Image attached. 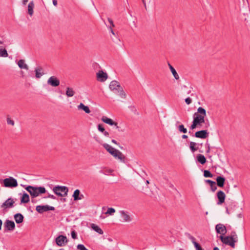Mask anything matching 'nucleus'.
<instances>
[{"mask_svg": "<svg viewBox=\"0 0 250 250\" xmlns=\"http://www.w3.org/2000/svg\"><path fill=\"white\" fill-rule=\"evenodd\" d=\"M207 116L206 110L202 107H199L197 111L193 115V121L190 127L192 130L196 128L198 126L201 125L202 124L205 123V117Z\"/></svg>", "mask_w": 250, "mask_h": 250, "instance_id": "1", "label": "nucleus"}, {"mask_svg": "<svg viewBox=\"0 0 250 250\" xmlns=\"http://www.w3.org/2000/svg\"><path fill=\"white\" fill-rule=\"evenodd\" d=\"M219 238L223 244L230 246L232 248H235V243L238 241L237 235L235 231H232L229 236L220 235Z\"/></svg>", "mask_w": 250, "mask_h": 250, "instance_id": "2", "label": "nucleus"}, {"mask_svg": "<svg viewBox=\"0 0 250 250\" xmlns=\"http://www.w3.org/2000/svg\"><path fill=\"white\" fill-rule=\"evenodd\" d=\"M103 146L115 158L120 160L122 162H125V157L121 151L106 143L103 144Z\"/></svg>", "mask_w": 250, "mask_h": 250, "instance_id": "3", "label": "nucleus"}, {"mask_svg": "<svg viewBox=\"0 0 250 250\" xmlns=\"http://www.w3.org/2000/svg\"><path fill=\"white\" fill-rule=\"evenodd\" d=\"M25 188L30 193L32 199L38 197L40 194L45 193L46 191L45 188L43 187L28 186Z\"/></svg>", "mask_w": 250, "mask_h": 250, "instance_id": "4", "label": "nucleus"}, {"mask_svg": "<svg viewBox=\"0 0 250 250\" xmlns=\"http://www.w3.org/2000/svg\"><path fill=\"white\" fill-rule=\"evenodd\" d=\"M109 87L111 91H115V93L118 94L121 98L124 99L126 98V94L118 81L115 80L111 81Z\"/></svg>", "mask_w": 250, "mask_h": 250, "instance_id": "5", "label": "nucleus"}, {"mask_svg": "<svg viewBox=\"0 0 250 250\" xmlns=\"http://www.w3.org/2000/svg\"><path fill=\"white\" fill-rule=\"evenodd\" d=\"M52 190L58 196L63 197L67 195L68 188L65 186H56L53 188Z\"/></svg>", "mask_w": 250, "mask_h": 250, "instance_id": "6", "label": "nucleus"}, {"mask_svg": "<svg viewBox=\"0 0 250 250\" xmlns=\"http://www.w3.org/2000/svg\"><path fill=\"white\" fill-rule=\"evenodd\" d=\"M3 186L6 188H13L18 186L17 180L12 177L5 178L3 180Z\"/></svg>", "mask_w": 250, "mask_h": 250, "instance_id": "7", "label": "nucleus"}, {"mask_svg": "<svg viewBox=\"0 0 250 250\" xmlns=\"http://www.w3.org/2000/svg\"><path fill=\"white\" fill-rule=\"evenodd\" d=\"M15 201L12 198H9L1 205V208L3 211H7V209L12 208L14 207Z\"/></svg>", "mask_w": 250, "mask_h": 250, "instance_id": "8", "label": "nucleus"}, {"mask_svg": "<svg viewBox=\"0 0 250 250\" xmlns=\"http://www.w3.org/2000/svg\"><path fill=\"white\" fill-rule=\"evenodd\" d=\"M55 242L58 246L63 247L67 243L68 240L66 236L60 235L56 238Z\"/></svg>", "mask_w": 250, "mask_h": 250, "instance_id": "9", "label": "nucleus"}, {"mask_svg": "<svg viewBox=\"0 0 250 250\" xmlns=\"http://www.w3.org/2000/svg\"><path fill=\"white\" fill-rule=\"evenodd\" d=\"M36 210L39 213H42L44 212L49 210H54L55 208L48 205H38L36 208Z\"/></svg>", "mask_w": 250, "mask_h": 250, "instance_id": "10", "label": "nucleus"}, {"mask_svg": "<svg viewBox=\"0 0 250 250\" xmlns=\"http://www.w3.org/2000/svg\"><path fill=\"white\" fill-rule=\"evenodd\" d=\"M15 228V224L14 221L6 220L4 223V231H13Z\"/></svg>", "mask_w": 250, "mask_h": 250, "instance_id": "11", "label": "nucleus"}, {"mask_svg": "<svg viewBox=\"0 0 250 250\" xmlns=\"http://www.w3.org/2000/svg\"><path fill=\"white\" fill-rule=\"evenodd\" d=\"M216 232L221 234V235H224L227 233V229L225 225L222 224H218L215 226Z\"/></svg>", "mask_w": 250, "mask_h": 250, "instance_id": "12", "label": "nucleus"}, {"mask_svg": "<svg viewBox=\"0 0 250 250\" xmlns=\"http://www.w3.org/2000/svg\"><path fill=\"white\" fill-rule=\"evenodd\" d=\"M97 79L98 81L104 82L106 81L108 78L106 73L104 72L103 70H100L96 74Z\"/></svg>", "mask_w": 250, "mask_h": 250, "instance_id": "13", "label": "nucleus"}, {"mask_svg": "<svg viewBox=\"0 0 250 250\" xmlns=\"http://www.w3.org/2000/svg\"><path fill=\"white\" fill-rule=\"evenodd\" d=\"M209 132L207 130H201L195 132L194 136L198 138L205 139L208 136Z\"/></svg>", "mask_w": 250, "mask_h": 250, "instance_id": "14", "label": "nucleus"}, {"mask_svg": "<svg viewBox=\"0 0 250 250\" xmlns=\"http://www.w3.org/2000/svg\"><path fill=\"white\" fill-rule=\"evenodd\" d=\"M60 83V80L55 76H51L47 80V83L53 87L59 86Z\"/></svg>", "mask_w": 250, "mask_h": 250, "instance_id": "15", "label": "nucleus"}, {"mask_svg": "<svg viewBox=\"0 0 250 250\" xmlns=\"http://www.w3.org/2000/svg\"><path fill=\"white\" fill-rule=\"evenodd\" d=\"M120 215L123 218V221L124 222H129L131 221L132 219L129 215L128 212L125 210L120 211Z\"/></svg>", "mask_w": 250, "mask_h": 250, "instance_id": "16", "label": "nucleus"}, {"mask_svg": "<svg viewBox=\"0 0 250 250\" xmlns=\"http://www.w3.org/2000/svg\"><path fill=\"white\" fill-rule=\"evenodd\" d=\"M217 198L218 199V204H222L225 202L226 195L223 191L219 190L217 193Z\"/></svg>", "mask_w": 250, "mask_h": 250, "instance_id": "17", "label": "nucleus"}, {"mask_svg": "<svg viewBox=\"0 0 250 250\" xmlns=\"http://www.w3.org/2000/svg\"><path fill=\"white\" fill-rule=\"evenodd\" d=\"M217 185L220 188H223L224 186L226 179L223 176H218L216 179Z\"/></svg>", "mask_w": 250, "mask_h": 250, "instance_id": "18", "label": "nucleus"}, {"mask_svg": "<svg viewBox=\"0 0 250 250\" xmlns=\"http://www.w3.org/2000/svg\"><path fill=\"white\" fill-rule=\"evenodd\" d=\"M80 191L79 189H76L73 194V197L74 198V201L81 200L83 197V194H81L80 196Z\"/></svg>", "mask_w": 250, "mask_h": 250, "instance_id": "19", "label": "nucleus"}, {"mask_svg": "<svg viewBox=\"0 0 250 250\" xmlns=\"http://www.w3.org/2000/svg\"><path fill=\"white\" fill-rule=\"evenodd\" d=\"M14 218L17 224H20L23 222L24 217L21 214L18 213L14 215Z\"/></svg>", "mask_w": 250, "mask_h": 250, "instance_id": "20", "label": "nucleus"}, {"mask_svg": "<svg viewBox=\"0 0 250 250\" xmlns=\"http://www.w3.org/2000/svg\"><path fill=\"white\" fill-rule=\"evenodd\" d=\"M168 66L173 77H174V78L176 80H179L180 78H179V75L177 73V72L175 70V69H174V68L169 62L168 63Z\"/></svg>", "mask_w": 250, "mask_h": 250, "instance_id": "21", "label": "nucleus"}, {"mask_svg": "<svg viewBox=\"0 0 250 250\" xmlns=\"http://www.w3.org/2000/svg\"><path fill=\"white\" fill-rule=\"evenodd\" d=\"M34 6V2L33 0L30 1L28 5V13L30 16H32L33 14Z\"/></svg>", "mask_w": 250, "mask_h": 250, "instance_id": "22", "label": "nucleus"}, {"mask_svg": "<svg viewBox=\"0 0 250 250\" xmlns=\"http://www.w3.org/2000/svg\"><path fill=\"white\" fill-rule=\"evenodd\" d=\"M29 201L30 198L29 195L27 193L24 192L21 198V203H27L29 202Z\"/></svg>", "mask_w": 250, "mask_h": 250, "instance_id": "23", "label": "nucleus"}, {"mask_svg": "<svg viewBox=\"0 0 250 250\" xmlns=\"http://www.w3.org/2000/svg\"><path fill=\"white\" fill-rule=\"evenodd\" d=\"M19 67L21 69H28V65L25 63V61L23 60H20L18 62Z\"/></svg>", "mask_w": 250, "mask_h": 250, "instance_id": "24", "label": "nucleus"}, {"mask_svg": "<svg viewBox=\"0 0 250 250\" xmlns=\"http://www.w3.org/2000/svg\"><path fill=\"white\" fill-rule=\"evenodd\" d=\"M78 108L79 109H82L86 113H89L90 112V110L89 109L88 106L85 105L83 103H81L78 106Z\"/></svg>", "mask_w": 250, "mask_h": 250, "instance_id": "25", "label": "nucleus"}, {"mask_svg": "<svg viewBox=\"0 0 250 250\" xmlns=\"http://www.w3.org/2000/svg\"><path fill=\"white\" fill-rule=\"evenodd\" d=\"M197 160L198 162H199L202 165L205 164L207 162L206 158L202 154L197 155Z\"/></svg>", "mask_w": 250, "mask_h": 250, "instance_id": "26", "label": "nucleus"}, {"mask_svg": "<svg viewBox=\"0 0 250 250\" xmlns=\"http://www.w3.org/2000/svg\"><path fill=\"white\" fill-rule=\"evenodd\" d=\"M91 227L94 230L96 231L99 234H103L104 233L103 230L97 225L94 224H91Z\"/></svg>", "mask_w": 250, "mask_h": 250, "instance_id": "27", "label": "nucleus"}, {"mask_svg": "<svg viewBox=\"0 0 250 250\" xmlns=\"http://www.w3.org/2000/svg\"><path fill=\"white\" fill-rule=\"evenodd\" d=\"M75 91L72 88L67 87L66 89V95L67 97H72L75 94Z\"/></svg>", "mask_w": 250, "mask_h": 250, "instance_id": "28", "label": "nucleus"}, {"mask_svg": "<svg viewBox=\"0 0 250 250\" xmlns=\"http://www.w3.org/2000/svg\"><path fill=\"white\" fill-rule=\"evenodd\" d=\"M41 71H42V68L41 67L35 68V71L36 73V77L37 78H40L43 75V73H41Z\"/></svg>", "mask_w": 250, "mask_h": 250, "instance_id": "29", "label": "nucleus"}, {"mask_svg": "<svg viewBox=\"0 0 250 250\" xmlns=\"http://www.w3.org/2000/svg\"><path fill=\"white\" fill-rule=\"evenodd\" d=\"M197 145V144L195 142H190L189 143V148L191 150V151L192 152H195V151L197 150L198 148L197 147H195V146Z\"/></svg>", "mask_w": 250, "mask_h": 250, "instance_id": "30", "label": "nucleus"}, {"mask_svg": "<svg viewBox=\"0 0 250 250\" xmlns=\"http://www.w3.org/2000/svg\"><path fill=\"white\" fill-rule=\"evenodd\" d=\"M8 56V54L7 50L5 48H0V57H7Z\"/></svg>", "mask_w": 250, "mask_h": 250, "instance_id": "31", "label": "nucleus"}, {"mask_svg": "<svg viewBox=\"0 0 250 250\" xmlns=\"http://www.w3.org/2000/svg\"><path fill=\"white\" fill-rule=\"evenodd\" d=\"M188 238L191 241L192 243L194 246V247H196V245H200L197 242H196V239L193 236L191 235L190 234H188Z\"/></svg>", "mask_w": 250, "mask_h": 250, "instance_id": "32", "label": "nucleus"}, {"mask_svg": "<svg viewBox=\"0 0 250 250\" xmlns=\"http://www.w3.org/2000/svg\"><path fill=\"white\" fill-rule=\"evenodd\" d=\"M178 130L180 132L186 133L187 132V128H185L183 125H179L178 127Z\"/></svg>", "mask_w": 250, "mask_h": 250, "instance_id": "33", "label": "nucleus"}, {"mask_svg": "<svg viewBox=\"0 0 250 250\" xmlns=\"http://www.w3.org/2000/svg\"><path fill=\"white\" fill-rule=\"evenodd\" d=\"M181 89L183 91V93H185V94H189L191 92V90H188L187 89H188V87L186 85H183L181 87Z\"/></svg>", "mask_w": 250, "mask_h": 250, "instance_id": "34", "label": "nucleus"}, {"mask_svg": "<svg viewBox=\"0 0 250 250\" xmlns=\"http://www.w3.org/2000/svg\"><path fill=\"white\" fill-rule=\"evenodd\" d=\"M204 176L205 177L211 178L213 176L212 174L208 170H205L204 171Z\"/></svg>", "mask_w": 250, "mask_h": 250, "instance_id": "35", "label": "nucleus"}, {"mask_svg": "<svg viewBox=\"0 0 250 250\" xmlns=\"http://www.w3.org/2000/svg\"><path fill=\"white\" fill-rule=\"evenodd\" d=\"M7 123L8 125H10L12 126L14 125L15 122L14 120H12L9 116L7 117L6 119Z\"/></svg>", "mask_w": 250, "mask_h": 250, "instance_id": "36", "label": "nucleus"}, {"mask_svg": "<svg viewBox=\"0 0 250 250\" xmlns=\"http://www.w3.org/2000/svg\"><path fill=\"white\" fill-rule=\"evenodd\" d=\"M115 212V209L114 208H110L107 209V211L105 213L106 214L111 215Z\"/></svg>", "mask_w": 250, "mask_h": 250, "instance_id": "37", "label": "nucleus"}, {"mask_svg": "<svg viewBox=\"0 0 250 250\" xmlns=\"http://www.w3.org/2000/svg\"><path fill=\"white\" fill-rule=\"evenodd\" d=\"M108 124L110 125H115L116 126V128L117 129L119 128V126L118 125V123L117 122L113 121L111 119H110Z\"/></svg>", "mask_w": 250, "mask_h": 250, "instance_id": "38", "label": "nucleus"}, {"mask_svg": "<svg viewBox=\"0 0 250 250\" xmlns=\"http://www.w3.org/2000/svg\"><path fill=\"white\" fill-rule=\"evenodd\" d=\"M110 119H111L108 118H107V117H106V116H103V117H102V121L103 122H104V123H106V124H108V123L109 122V121H110Z\"/></svg>", "mask_w": 250, "mask_h": 250, "instance_id": "39", "label": "nucleus"}, {"mask_svg": "<svg viewBox=\"0 0 250 250\" xmlns=\"http://www.w3.org/2000/svg\"><path fill=\"white\" fill-rule=\"evenodd\" d=\"M110 119H111L108 118H107V117H106V116H103V117H102V121L103 122H104V123H106V124H108V123L109 122V121H110Z\"/></svg>", "mask_w": 250, "mask_h": 250, "instance_id": "40", "label": "nucleus"}, {"mask_svg": "<svg viewBox=\"0 0 250 250\" xmlns=\"http://www.w3.org/2000/svg\"><path fill=\"white\" fill-rule=\"evenodd\" d=\"M210 188H211V190L213 192L215 191L216 190V189H217L216 184V183L215 182H214L213 184L210 185Z\"/></svg>", "mask_w": 250, "mask_h": 250, "instance_id": "41", "label": "nucleus"}, {"mask_svg": "<svg viewBox=\"0 0 250 250\" xmlns=\"http://www.w3.org/2000/svg\"><path fill=\"white\" fill-rule=\"evenodd\" d=\"M98 129L99 131L102 132H104V131L105 130L104 128V127L102 125H99L98 126Z\"/></svg>", "mask_w": 250, "mask_h": 250, "instance_id": "42", "label": "nucleus"}, {"mask_svg": "<svg viewBox=\"0 0 250 250\" xmlns=\"http://www.w3.org/2000/svg\"><path fill=\"white\" fill-rule=\"evenodd\" d=\"M77 249L79 250H83L84 249L85 247L83 244H79L77 245Z\"/></svg>", "mask_w": 250, "mask_h": 250, "instance_id": "43", "label": "nucleus"}, {"mask_svg": "<svg viewBox=\"0 0 250 250\" xmlns=\"http://www.w3.org/2000/svg\"><path fill=\"white\" fill-rule=\"evenodd\" d=\"M107 20L110 24V27H111V28L114 27V24L113 21L112 20V19H111L109 18H108Z\"/></svg>", "mask_w": 250, "mask_h": 250, "instance_id": "44", "label": "nucleus"}, {"mask_svg": "<svg viewBox=\"0 0 250 250\" xmlns=\"http://www.w3.org/2000/svg\"><path fill=\"white\" fill-rule=\"evenodd\" d=\"M185 102L187 104H189L191 103L192 100L189 97L185 99Z\"/></svg>", "mask_w": 250, "mask_h": 250, "instance_id": "45", "label": "nucleus"}, {"mask_svg": "<svg viewBox=\"0 0 250 250\" xmlns=\"http://www.w3.org/2000/svg\"><path fill=\"white\" fill-rule=\"evenodd\" d=\"M71 236L73 239H76L77 233L74 230L71 231Z\"/></svg>", "mask_w": 250, "mask_h": 250, "instance_id": "46", "label": "nucleus"}, {"mask_svg": "<svg viewBox=\"0 0 250 250\" xmlns=\"http://www.w3.org/2000/svg\"><path fill=\"white\" fill-rule=\"evenodd\" d=\"M206 147L207 148V150H206V152L207 153H209L210 152V146H209V144H208V143H207L206 144Z\"/></svg>", "mask_w": 250, "mask_h": 250, "instance_id": "47", "label": "nucleus"}, {"mask_svg": "<svg viewBox=\"0 0 250 250\" xmlns=\"http://www.w3.org/2000/svg\"><path fill=\"white\" fill-rule=\"evenodd\" d=\"M44 198H51V199H56V198L55 196H54L53 195H51V194H50L48 193V196L47 197H44Z\"/></svg>", "mask_w": 250, "mask_h": 250, "instance_id": "48", "label": "nucleus"}, {"mask_svg": "<svg viewBox=\"0 0 250 250\" xmlns=\"http://www.w3.org/2000/svg\"><path fill=\"white\" fill-rule=\"evenodd\" d=\"M205 182L207 183H208L209 185V186H210L211 184L212 185L213 184L214 182L212 181V180H211L208 179V180H205Z\"/></svg>", "mask_w": 250, "mask_h": 250, "instance_id": "49", "label": "nucleus"}, {"mask_svg": "<svg viewBox=\"0 0 250 250\" xmlns=\"http://www.w3.org/2000/svg\"><path fill=\"white\" fill-rule=\"evenodd\" d=\"M196 250H204L203 248L201 247L200 245H196V247L195 248Z\"/></svg>", "mask_w": 250, "mask_h": 250, "instance_id": "50", "label": "nucleus"}, {"mask_svg": "<svg viewBox=\"0 0 250 250\" xmlns=\"http://www.w3.org/2000/svg\"><path fill=\"white\" fill-rule=\"evenodd\" d=\"M53 4L55 6L57 5L58 2L57 0H53Z\"/></svg>", "mask_w": 250, "mask_h": 250, "instance_id": "51", "label": "nucleus"}, {"mask_svg": "<svg viewBox=\"0 0 250 250\" xmlns=\"http://www.w3.org/2000/svg\"><path fill=\"white\" fill-rule=\"evenodd\" d=\"M103 133H104V134L105 136H109V133L107 131L104 130Z\"/></svg>", "mask_w": 250, "mask_h": 250, "instance_id": "52", "label": "nucleus"}, {"mask_svg": "<svg viewBox=\"0 0 250 250\" xmlns=\"http://www.w3.org/2000/svg\"><path fill=\"white\" fill-rule=\"evenodd\" d=\"M28 0H22V4L24 5H25L28 2Z\"/></svg>", "mask_w": 250, "mask_h": 250, "instance_id": "53", "label": "nucleus"}, {"mask_svg": "<svg viewBox=\"0 0 250 250\" xmlns=\"http://www.w3.org/2000/svg\"><path fill=\"white\" fill-rule=\"evenodd\" d=\"M111 142L115 144H116V145H119V144L115 140H114V139H112Z\"/></svg>", "mask_w": 250, "mask_h": 250, "instance_id": "54", "label": "nucleus"}, {"mask_svg": "<svg viewBox=\"0 0 250 250\" xmlns=\"http://www.w3.org/2000/svg\"><path fill=\"white\" fill-rule=\"evenodd\" d=\"M110 29V32L111 33L113 34V35H115V33L114 32V31L112 29V28H111V27H109Z\"/></svg>", "mask_w": 250, "mask_h": 250, "instance_id": "55", "label": "nucleus"}, {"mask_svg": "<svg viewBox=\"0 0 250 250\" xmlns=\"http://www.w3.org/2000/svg\"><path fill=\"white\" fill-rule=\"evenodd\" d=\"M188 136L186 135H182V138H183V139H187V138H188Z\"/></svg>", "mask_w": 250, "mask_h": 250, "instance_id": "56", "label": "nucleus"}, {"mask_svg": "<svg viewBox=\"0 0 250 250\" xmlns=\"http://www.w3.org/2000/svg\"><path fill=\"white\" fill-rule=\"evenodd\" d=\"M213 250H220L218 247H215L213 248Z\"/></svg>", "mask_w": 250, "mask_h": 250, "instance_id": "57", "label": "nucleus"}, {"mask_svg": "<svg viewBox=\"0 0 250 250\" xmlns=\"http://www.w3.org/2000/svg\"><path fill=\"white\" fill-rule=\"evenodd\" d=\"M142 2L144 4L145 7L146 8V3L145 0H142Z\"/></svg>", "mask_w": 250, "mask_h": 250, "instance_id": "58", "label": "nucleus"}, {"mask_svg": "<svg viewBox=\"0 0 250 250\" xmlns=\"http://www.w3.org/2000/svg\"><path fill=\"white\" fill-rule=\"evenodd\" d=\"M2 224V221L0 219V228H1V229Z\"/></svg>", "mask_w": 250, "mask_h": 250, "instance_id": "59", "label": "nucleus"}, {"mask_svg": "<svg viewBox=\"0 0 250 250\" xmlns=\"http://www.w3.org/2000/svg\"><path fill=\"white\" fill-rule=\"evenodd\" d=\"M209 125V124L208 123V125L206 126V127H208Z\"/></svg>", "mask_w": 250, "mask_h": 250, "instance_id": "60", "label": "nucleus"}, {"mask_svg": "<svg viewBox=\"0 0 250 250\" xmlns=\"http://www.w3.org/2000/svg\"><path fill=\"white\" fill-rule=\"evenodd\" d=\"M83 250H88L85 247Z\"/></svg>", "mask_w": 250, "mask_h": 250, "instance_id": "61", "label": "nucleus"}, {"mask_svg": "<svg viewBox=\"0 0 250 250\" xmlns=\"http://www.w3.org/2000/svg\"><path fill=\"white\" fill-rule=\"evenodd\" d=\"M146 183L149 184V181L148 180H146Z\"/></svg>", "mask_w": 250, "mask_h": 250, "instance_id": "62", "label": "nucleus"}, {"mask_svg": "<svg viewBox=\"0 0 250 250\" xmlns=\"http://www.w3.org/2000/svg\"><path fill=\"white\" fill-rule=\"evenodd\" d=\"M100 217H101V218H104V217H103V216H100Z\"/></svg>", "mask_w": 250, "mask_h": 250, "instance_id": "63", "label": "nucleus"}, {"mask_svg": "<svg viewBox=\"0 0 250 250\" xmlns=\"http://www.w3.org/2000/svg\"><path fill=\"white\" fill-rule=\"evenodd\" d=\"M65 200H66V199H65V198L63 199V201H65Z\"/></svg>", "mask_w": 250, "mask_h": 250, "instance_id": "64", "label": "nucleus"}]
</instances>
